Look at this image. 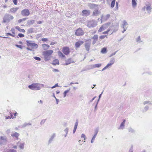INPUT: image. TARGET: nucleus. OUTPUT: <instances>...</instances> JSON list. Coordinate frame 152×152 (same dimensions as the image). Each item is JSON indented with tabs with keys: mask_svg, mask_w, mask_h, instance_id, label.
<instances>
[{
	"mask_svg": "<svg viewBox=\"0 0 152 152\" xmlns=\"http://www.w3.org/2000/svg\"><path fill=\"white\" fill-rule=\"evenodd\" d=\"M53 52V50H48L43 52L42 54L45 58V61H46L50 59V56Z\"/></svg>",
	"mask_w": 152,
	"mask_h": 152,
	"instance_id": "1",
	"label": "nucleus"
},
{
	"mask_svg": "<svg viewBox=\"0 0 152 152\" xmlns=\"http://www.w3.org/2000/svg\"><path fill=\"white\" fill-rule=\"evenodd\" d=\"M14 18L13 16L9 14H6L3 18V22L4 23H8L11 20H12Z\"/></svg>",
	"mask_w": 152,
	"mask_h": 152,
	"instance_id": "2",
	"label": "nucleus"
},
{
	"mask_svg": "<svg viewBox=\"0 0 152 152\" xmlns=\"http://www.w3.org/2000/svg\"><path fill=\"white\" fill-rule=\"evenodd\" d=\"M40 83H33L28 86L30 89L33 90H39L41 89V87L39 86Z\"/></svg>",
	"mask_w": 152,
	"mask_h": 152,
	"instance_id": "3",
	"label": "nucleus"
},
{
	"mask_svg": "<svg viewBox=\"0 0 152 152\" xmlns=\"http://www.w3.org/2000/svg\"><path fill=\"white\" fill-rule=\"evenodd\" d=\"M26 42L27 45L28 47H31L32 48L36 49L38 47L37 45L32 42L30 41L27 40Z\"/></svg>",
	"mask_w": 152,
	"mask_h": 152,
	"instance_id": "4",
	"label": "nucleus"
},
{
	"mask_svg": "<svg viewBox=\"0 0 152 152\" xmlns=\"http://www.w3.org/2000/svg\"><path fill=\"white\" fill-rule=\"evenodd\" d=\"M97 25V22L96 21L94 20H92L88 21L87 24V26L90 28L95 27Z\"/></svg>",
	"mask_w": 152,
	"mask_h": 152,
	"instance_id": "5",
	"label": "nucleus"
},
{
	"mask_svg": "<svg viewBox=\"0 0 152 152\" xmlns=\"http://www.w3.org/2000/svg\"><path fill=\"white\" fill-rule=\"evenodd\" d=\"M146 8L147 9L146 10L147 13L149 15L150 14L152 11L151 3L149 2L146 3Z\"/></svg>",
	"mask_w": 152,
	"mask_h": 152,
	"instance_id": "6",
	"label": "nucleus"
},
{
	"mask_svg": "<svg viewBox=\"0 0 152 152\" xmlns=\"http://www.w3.org/2000/svg\"><path fill=\"white\" fill-rule=\"evenodd\" d=\"M21 14L24 16H27L30 14V12L28 9H25L21 11Z\"/></svg>",
	"mask_w": 152,
	"mask_h": 152,
	"instance_id": "7",
	"label": "nucleus"
},
{
	"mask_svg": "<svg viewBox=\"0 0 152 152\" xmlns=\"http://www.w3.org/2000/svg\"><path fill=\"white\" fill-rule=\"evenodd\" d=\"M110 23H107L103 25L102 26L99 28L98 30L99 32H101L103 31L106 28H107L108 26L110 25Z\"/></svg>",
	"mask_w": 152,
	"mask_h": 152,
	"instance_id": "8",
	"label": "nucleus"
},
{
	"mask_svg": "<svg viewBox=\"0 0 152 152\" xmlns=\"http://www.w3.org/2000/svg\"><path fill=\"white\" fill-rule=\"evenodd\" d=\"M84 33L81 28H79L76 31L75 35L77 36H81L84 34Z\"/></svg>",
	"mask_w": 152,
	"mask_h": 152,
	"instance_id": "9",
	"label": "nucleus"
},
{
	"mask_svg": "<svg viewBox=\"0 0 152 152\" xmlns=\"http://www.w3.org/2000/svg\"><path fill=\"white\" fill-rule=\"evenodd\" d=\"M6 138L5 136H1L0 138V146L4 144L6 142Z\"/></svg>",
	"mask_w": 152,
	"mask_h": 152,
	"instance_id": "10",
	"label": "nucleus"
},
{
	"mask_svg": "<svg viewBox=\"0 0 152 152\" xmlns=\"http://www.w3.org/2000/svg\"><path fill=\"white\" fill-rule=\"evenodd\" d=\"M91 45L90 41H87L85 44V47L86 50L88 51L90 50Z\"/></svg>",
	"mask_w": 152,
	"mask_h": 152,
	"instance_id": "11",
	"label": "nucleus"
},
{
	"mask_svg": "<svg viewBox=\"0 0 152 152\" xmlns=\"http://www.w3.org/2000/svg\"><path fill=\"white\" fill-rule=\"evenodd\" d=\"M62 52L65 55L69 54L70 52L69 48L67 47H64L62 49Z\"/></svg>",
	"mask_w": 152,
	"mask_h": 152,
	"instance_id": "12",
	"label": "nucleus"
},
{
	"mask_svg": "<svg viewBox=\"0 0 152 152\" xmlns=\"http://www.w3.org/2000/svg\"><path fill=\"white\" fill-rule=\"evenodd\" d=\"M110 17V14H107L105 15H102L101 17V20L102 21H105L107 20Z\"/></svg>",
	"mask_w": 152,
	"mask_h": 152,
	"instance_id": "13",
	"label": "nucleus"
},
{
	"mask_svg": "<svg viewBox=\"0 0 152 152\" xmlns=\"http://www.w3.org/2000/svg\"><path fill=\"white\" fill-rule=\"evenodd\" d=\"M82 12L83 13V15L87 16L90 15V11L87 10H83L82 11Z\"/></svg>",
	"mask_w": 152,
	"mask_h": 152,
	"instance_id": "14",
	"label": "nucleus"
},
{
	"mask_svg": "<svg viewBox=\"0 0 152 152\" xmlns=\"http://www.w3.org/2000/svg\"><path fill=\"white\" fill-rule=\"evenodd\" d=\"M66 63L64 64L65 65H68L70 64L71 63H74V61L71 58L68 59L66 60Z\"/></svg>",
	"mask_w": 152,
	"mask_h": 152,
	"instance_id": "15",
	"label": "nucleus"
},
{
	"mask_svg": "<svg viewBox=\"0 0 152 152\" xmlns=\"http://www.w3.org/2000/svg\"><path fill=\"white\" fill-rule=\"evenodd\" d=\"M128 24L126 20H124L123 21V24L122 26L123 28L127 29L128 26Z\"/></svg>",
	"mask_w": 152,
	"mask_h": 152,
	"instance_id": "16",
	"label": "nucleus"
},
{
	"mask_svg": "<svg viewBox=\"0 0 152 152\" xmlns=\"http://www.w3.org/2000/svg\"><path fill=\"white\" fill-rule=\"evenodd\" d=\"M88 6L90 9H93L96 7H97L98 5L94 4L89 3Z\"/></svg>",
	"mask_w": 152,
	"mask_h": 152,
	"instance_id": "17",
	"label": "nucleus"
},
{
	"mask_svg": "<svg viewBox=\"0 0 152 152\" xmlns=\"http://www.w3.org/2000/svg\"><path fill=\"white\" fill-rule=\"evenodd\" d=\"M56 134L55 133H53L51 136L48 142V144H50L53 141V139L54 137L56 136Z\"/></svg>",
	"mask_w": 152,
	"mask_h": 152,
	"instance_id": "18",
	"label": "nucleus"
},
{
	"mask_svg": "<svg viewBox=\"0 0 152 152\" xmlns=\"http://www.w3.org/2000/svg\"><path fill=\"white\" fill-rule=\"evenodd\" d=\"M19 136V134L15 132H12L11 134V136L13 137H15L17 139H18Z\"/></svg>",
	"mask_w": 152,
	"mask_h": 152,
	"instance_id": "19",
	"label": "nucleus"
},
{
	"mask_svg": "<svg viewBox=\"0 0 152 152\" xmlns=\"http://www.w3.org/2000/svg\"><path fill=\"white\" fill-rule=\"evenodd\" d=\"M17 144L19 145V147L20 149L23 150L24 148V143L20 142H18Z\"/></svg>",
	"mask_w": 152,
	"mask_h": 152,
	"instance_id": "20",
	"label": "nucleus"
},
{
	"mask_svg": "<svg viewBox=\"0 0 152 152\" xmlns=\"http://www.w3.org/2000/svg\"><path fill=\"white\" fill-rule=\"evenodd\" d=\"M102 66V64H96L94 65H91V69H94L95 68H99L101 66Z\"/></svg>",
	"mask_w": 152,
	"mask_h": 152,
	"instance_id": "21",
	"label": "nucleus"
},
{
	"mask_svg": "<svg viewBox=\"0 0 152 152\" xmlns=\"http://www.w3.org/2000/svg\"><path fill=\"white\" fill-rule=\"evenodd\" d=\"M99 13V12L98 11V9H95L94 11L93 12L92 15L93 16H96Z\"/></svg>",
	"mask_w": 152,
	"mask_h": 152,
	"instance_id": "22",
	"label": "nucleus"
},
{
	"mask_svg": "<svg viewBox=\"0 0 152 152\" xmlns=\"http://www.w3.org/2000/svg\"><path fill=\"white\" fill-rule=\"evenodd\" d=\"M83 43V42L82 41H80L76 42L75 45L76 47L79 48L82 44Z\"/></svg>",
	"mask_w": 152,
	"mask_h": 152,
	"instance_id": "23",
	"label": "nucleus"
},
{
	"mask_svg": "<svg viewBox=\"0 0 152 152\" xmlns=\"http://www.w3.org/2000/svg\"><path fill=\"white\" fill-rule=\"evenodd\" d=\"M126 121V120L124 119L122 123L121 124L120 126L118 128L119 129H123L124 128V124Z\"/></svg>",
	"mask_w": 152,
	"mask_h": 152,
	"instance_id": "24",
	"label": "nucleus"
},
{
	"mask_svg": "<svg viewBox=\"0 0 152 152\" xmlns=\"http://www.w3.org/2000/svg\"><path fill=\"white\" fill-rule=\"evenodd\" d=\"M18 9V7L12 8L10 10V12L11 13H15L17 11Z\"/></svg>",
	"mask_w": 152,
	"mask_h": 152,
	"instance_id": "25",
	"label": "nucleus"
},
{
	"mask_svg": "<svg viewBox=\"0 0 152 152\" xmlns=\"http://www.w3.org/2000/svg\"><path fill=\"white\" fill-rule=\"evenodd\" d=\"M4 152H17V151L13 149H5Z\"/></svg>",
	"mask_w": 152,
	"mask_h": 152,
	"instance_id": "26",
	"label": "nucleus"
},
{
	"mask_svg": "<svg viewBox=\"0 0 152 152\" xmlns=\"http://www.w3.org/2000/svg\"><path fill=\"white\" fill-rule=\"evenodd\" d=\"M58 53L59 57L61 58H65V56L60 51H58Z\"/></svg>",
	"mask_w": 152,
	"mask_h": 152,
	"instance_id": "27",
	"label": "nucleus"
},
{
	"mask_svg": "<svg viewBox=\"0 0 152 152\" xmlns=\"http://www.w3.org/2000/svg\"><path fill=\"white\" fill-rule=\"evenodd\" d=\"M59 64V60L57 59H56L54 60L52 63L54 65H55L56 64Z\"/></svg>",
	"mask_w": 152,
	"mask_h": 152,
	"instance_id": "28",
	"label": "nucleus"
},
{
	"mask_svg": "<svg viewBox=\"0 0 152 152\" xmlns=\"http://www.w3.org/2000/svg\"><path fill=\"white\" fill-rule=\"evenodd\" d=\"M15 28L16 29L18 30L20 32H21L23 33H24L25 32V31L24 29H21L18 26H16L15 27Z\"/></svg>",
	"mask_w": 152,
	"mask_h": 152,
	"instance_id": "29",
	"label": "nucleus"
},
{
	"mask_svg": "<svg viewBox=\"0 0 152 152\" xmlns=\"http://www.w3.org/2000/svg\"><path fill=\"white\" fill-rule=\"evenodd\" d=\"M115 60V58H112L110 59V61L109 63L110 64L112 65L114 63Z\"/></svg>",
	"mask_w": 152,
	"mask_h": 152,
	"instance_id": "30",
	"label": "nucleus"
},
{
	"mask_svg": "<svg viewBox=\"0 0 152 152\" xmlns=\"http://www.w3.org/2000/svg\"><path fill=\"white\" fill-rule=\"evenodd\" d=\"M42 46L44 50H46L48 49L50 47V46L48 45H47L46 44H42Z\"/></svg>",
	"mask_w": 152,
	"mask_h": 152,
	"instance_id": "31",
	"label": "nucleus"
},
{
	"mask_svg": "<svg viewBox=\"0 0 152 152\" xmlns=\"http://www.w3.org/2000/svg\"><path fill=\"white\" fill-rule=\"evenodd\" d=\"M34 28H31L28 29L27 31V34H30L34 32Z\"/></svg>",
	"mask_w": 152,
	"mask_h": 152,
	"instance_id": "32",
	"label": "nucleus"
},
{
	"mask_svg": "<svg viewBox=\"0 0 152 152\" xmlns=\"http://www.w3.org/2000/svg\"><path fill=\"white\" fill-rule=\"evenodd\" d=\"M132 5L133 7H134L136 6L137 2L135 0H132Z\"/></svg>",
	"mask_w": 152,
	"mask_h": 152,
	"instance_id": "33",
	"label": "nucleus"
},
{
	"mask_svg": "<svg viewBox=\"0 0 152 152\" xmlns=\"http://www.w3.org/2000/svg\"><path fill=\"white\" fill-rule=\"evenodd\" d=\"M35 22V20H30L28 21V23L29 25H31L34 24Z\"/></svg>",
	"mask_w": 152,
	"mask_h": 152,
	"instance_id": "34",
	"label": "nucleus"
},
{
	"mask_svg": "<svg viewBox=\"0 0 152 152\" xmlns=\"http://www.w3.org/2000/svg\"><path fill=\"white\" fill-rule=\"evenodd\" d=\"M70 90V89L69 88V90H67L65 91L63 93L64 95V97H65L66 95V94L67 93H68Z\"/></svg>",
	"mask_w": 152,
	"mask_h": 152,
	"instance_id": "35",
	"label": "nucleus"
},
{
	"mask_svg": "<svg viewBox=\"0 0 152 152\" xmlns=\"http://www.w3.org/2000/svg\"><path fill=\"white\" fill-rule=\"evenodd\" d=\"M107 52V49L105 48H103L101 50V53L103 54L106 53Z\"/></svg>",
	"mask_w": 152,
	"mask_h": 152,
	"instance_id": "36",
	"label": "nucleus"
},
{
	"mask_svg": "<svg viewBox=\"0 0 152 152\" xmlns=\"http://www.w3.org/2000/svg\"><path fill=\"white\" fill-rule=\"evenodd\" d=\"M31 124L30 123H24L22 126V128H23L26 127L27 125H31Z\"/></svg>",
	"mask_w": 152,
	"mask_h": 152,
	"instance_id": "37",
	"label": "nucleus"
},
{
	"mask_svg": "<svg viewBox=\"0 0 152 152\" xmlns=\"http://www.w3.org/2000/svg\"><path fill=\"white\" fill-rule=\"evenodd\" d=\"M72 15V14L70 12H67L66 13V16L67 17H69Z\"/></svg>",
	"mask_w": 152,
	"mask_h": 152,
	"instance_id": "38",
	"label": "nucleus"
},
{
	"mask_svg": "<svg viewBox=\"0 0 152 152\" xmlns=\"http://www.w3.org/2000/svg\"><path fill=\"white\" fill-rule=\"evenodd\" d=\"M115 0H113L111 2V7L113 8L114 7V6H115Z\"/></svg>",
	"mask_w": 152,
	"mask_h": 152,
	"instance_id": "39",
	"label": "nucleus"
},
{
	"mask_svg": "<svg viewBox=\"0 0 152 152\" xmlns=\"http://www.w3.org/2000/svg\"><path fill=\"white\" fill-rule=\"evenodd\" d=\"M136 41L138 43H140L142 42L141 40L140 36H139L138 38L136 39Z\"/></svg>",
	"mask_w": 152,
	"mask_h": 152,
	"instance_id": "40",
	"label": "nucleus"
},
{
	"mask_svg": "<svg viewBox=\"0 0 152 152\" xmlns=\"http://www.w3.org/2000/svg\"><path fill=\"white\" fill-rule=\"evenodd\" d=\"M92 39L94 40H97L98 39V36L97 35H94L93 37L92 38Z\"/></svg>",
	"mask_w": 152,
	"mask_h": 152,
	"instance_id": "41",
	"label": "nucleus"
},
{
	"mask_svg": "<svg viewBox=\"0 0 152 152\" xmlns=\"http://www.w3.org/2000/svg\"><path fill=\"white\" fill-rule=\"evenodd\" d=\"M128 130L129 132L132 133H134L135 132L134 130L131 128H129Z\"/></svg>",
	"mask_w": 152,
	"mask_h": 152,
	"instance_id": "42",
	"label": "nucleus"
},
{
	"mask_svg": "<svg viewBox=\"0 0 152 152\" xmlns=\"http://www.w3.org/2000/svg\"><path fill=\"white\" fill-rule=\"evenodd\" d=\"M96 136L95 135H94V136H93V137H92L91 140V143H93L94 142V141L96 138Z\"/></svg>",
	"mask_w": 152,
	"mask_h": 152,
	"instance_id": "43",
	"label": "nucleus"
},
{
	"mask_svg": "<svg viewBox=\"0 0 152 152\" xmlns=\"http://www.w3.org/2000/svg\"><path fill=\"white\" fill-rule=\"evenodd\" d=\"M78 124V122L77 121L76 122H75V125L74 127V129H77V126Z\"/></svg>",
	"mask_w": 152,
	"mask_h": 152,
	"instance_id": "44",
	"label": "nucleus"
},
{
	"mask_svg": "<svg viewBox=\"0 0 152 152\" xmlns=\"http://www.w3.org/2000/svg\"><path fill=\"white\" fill-rule=\"evenodd\" d=\"M147 104H151V102H150V101H144L143 102V104L144 105H145Z\"/></svg>",
	"mask_w": 152,
	"mask_h": 152,
	"instance_id": "45",
	"label": "nucleus"
},
{
	"mask_svg": "<svg viewBox=\"0 0 152 152\" xmlns=\"http://www.w3.org/2000/svg\"><path fill=\"white\" fill-rule=\"evenodd\" d=\"M34 58L36 60H37V61H40L41 60V58L39 57L35 56V57H34Z\"/></svg>",
	"mask_w": 152,
	"mask_h": 152,
	"instance_id": "46",
	"label": "nucleus"
},
{
	"mask_svg": "<svg viewBox=\"0 0 152 152\" xmlns=\"http://www.w3.org/2000/svg\"><path fill=\"white\" fill-rule=\"evenodd\" d=\"M46 120V119L42 120L41 121L40 124L41 125H42L43 124H44V123H45V122Z\"/></svg>",
	"mask_w": 152,
	"mask_h": 152,
	"instance_id": "47",
	"label": "nucleus"
},
{
	"mask_svg": "<svg viewBox=\"0 0 152 152\" xmlns=\"http://www.w3.org/2000/svg\"><path fill=\"white\" fill-rule=\"evenodd\" d=\"M147 8H146V3H145V5L142 8V10L143 11H145V10H146Z\"/></svg>",
	"mask_w": 152,
	"mask_h": 152,
	"instance_id": "48",
	"label": "nucleus"
},
{
	"mask_svg": "<svg viewBox=\"0 0 152 152\" xmlns=\"http://www.w3.org/2000/svg\"><path fill=\"white\" fill-rule=\"evenodd\" d=\"M69 129L68 128H66L64 130L66 134H67L68 132Z\"/></svg>",
	"mask_w": 152,
	"mask_h": 152,
	"instance_id": "49",
	"label": "nucleus"
},
{
	"mask_svg": "<svg viewBox=\"0 0 152 152\" xmlns=\"http://www.w3.org/2000/svg\"><path fill=\"white\" fill-rule=\"evenodd\" d=\"M6 35L7 36H8L9 35H10V36H12V37H15V34L13 35V34H11L10 33H7L6 34Z\"/></svg>",
	"mask_w": 152,
	"mask_h": 152,
	"instance_id": "50",
	"label": "nucleus"
},
{
	"mask_svg": "<svg viewBox=\"0 0 152 152\" xmlns=\"http://www.w3.org/2000/svg\"><path fill=\"white\" fill-rule=\"evenodd\" d=\"M18 36L20 37H24V35L21 33H19L18 34Z\"/></svg>",
	"mask_w": 152,
	"mask_h": 152,
	"instance_id": "51",
	"label": "nucleus"
},
{
	"mask_svg": "<svg viewBox=\"0 0 152 152\" xmlns=\"http://www.w3.org/2000/svg\"><path fill=\"white\" fill-rule=\"evenodd\" d=\"M15 46H16L18 48H19L20 49H22L23 48V46L21 45H15Z\"/></svg>",
	"mask_w": 152,
	"mask_h": 152,
	"instance_id": "52",
	"label": "nucleus"
},
{
	"mask_svg": "<svg viewBox=\"0 0 152 152\" xmlns=\"http://www.w3.org/2000/svg\"><path fill=\"white\" fill-rule=\"evenodd\" d=\"M129 152H133V145H132L131 146V148L129 150Z\"/></svg>",
	"mask_w": 152,
	"mask_h": 152,
	"instance_id": "53",
	"label": "nucleus"
},
{
	"mask_svg": "<svg viewBox=\"0 0 152 152\" xmlns=\"http://www.w3.org/2000/svg\"><path fill=\"white\" fill-rule=\"evenodd\" d=\"M112 65L110 64L109 63L105 66L107 67V69L108 67H111Z\"/></svg>",
	"mask_w": 152,
	"mask_h": 152,
	"instance_id": "54",
	"label": "nucleus"
},
{
	"mask_svg": "<svg viewBox=\"0 0 152 152\" xmlns=\"http://www.w3.org/2000/svg\"><path fill=\"white\" fill-rule=\"evenodd\" d=\"M81 137L82 138H83L84 140H86V136L84 134H82L81 136Z\"/></svg>",
	"mask_w": 152,
	"mask_h": 152,
	"instance_id": "55",
	"label": "nucleus"
},
{
	"mask_svg": "<svg viewBox=\"0 0 152 152\" xmlns=\"http://www.w3.org/2000/svg\"><path fill=\"white\" fill-rule=\"evenodd\" d=\"M106 37V35H102L99 37V38L101 39H104Z\"/></svg>",
	"mask_w": 152,
	"mask_h": 152,
	"instance_id": "56",
	"label": "nucleus"
},
{
	"mask_svg": "<svg viewBox=\"0 0 152 152\" xmlns=\"http://www.w3.org/2000/svg\"><path fill=\"white\" fill-rule=\"evenodd\" d=\"M110 31V29H108L107 31L103 32L102 34H107L108 33V32H109V31Z\"/></svg>",
	"mask_w": 152,
	"mask_h": 152,
	"instance_id": "57",
	"label": "nucleus"
},
{
	"mask_svg": "<svg viewBox=\"0 0 152 152\" xmlns=\"http://www.w3.org/2000/svg\"><path fill=\"white\" fill-rule=\"evenodd\" d=\"M56 87H59V86H58V84H56L54 86H52L51 87L52 88H55Z\"/></svg>",
	"mask_w": 152,
	"mask_h": 152,
	"instance_id": "58",
	"label": "nucleus"
},
{
	"mask_svg": "<svg viewBox=\"0 0 152 152\" xmlns=\"http://www.w3.org/2000/svg\"><path fill=\"white\" fill-rule=\"evenodd\" d=\"M11 31L12 33L13 34H15V30L14 28H12L11 29Z\"/></svg>",
	"mask_w": 152,
	"mask_h": 152,
	"instance_id": "59",
	"label": "nucleus"
},
{
	"mask_svg": "<svg viewBox=\"0 0 152 152\" xmlns=\"http://www.w3.org/2000/svg\"><path fill=\"white\" fill-rule=\"evenodd\" d=\"M48 40V39L47 38H43L42 39V40L43 42L47 41Z\"/></svg>",
	"mask_w": 152,
	"mask_h": 152,
	"instance_id": "60",
	"label": "nucleus"
},
{
	"mask_svg": "<svg viewBox=\"0 0 152 152\" xmlns=\"http://www.w3.org/2000/svg\"><path fill=\"white\" fill-rule=\"evenodd\" d=\"M149 108V107L148 106H146L144 107V110H145V111H147V110H148Z\"/></svg>",
	"mask_w": 152,
	"mask_h": 152,
	"instance_id": "61",
	"label": "nucleus"
},
{
	"mask_svg": "<svg viewBox=\"0 0 152 152\" xmlns=\"http://www.w3.org/2000/svg\"><path fill=\"white\" fill-rule=\"evenodd\" d=\"M117 51H115V52L114 53H112L110 55V57H111L114 55H115V54L116 53V52H117Z\"/></svg>",
	"mask_w": 152,
	"mask_h": 152,
	"instance_id": "62",
	"label": "nucleus"
},
{
	"mask_svg": "<svg viewBox=\"0 0 152 152\" xmlns=\"http://www.w3.org/2000/svg\"><path fill=\"white\" fill-rule=\"evenodd\" d=\"M13 1L14 4H17V0H13Z\"/></svg>",
	"mask_w": 152,
	"mask_h": 152,
	"instance_id": "63",
	"label": "nucleus"
},
{
	"mask_svg": "<svg viewBox=\"0 0 152 152\" xmlns=\"http://www.w3.org/2000/svg\"><path fill=\"white\" fill-rule=\"evenodd\" d=\"M53 72H59V71L58 69H53Z\"/></svg>",
	"mask_w": 152,
	"mask_h": 152,
	"instance_id": "64",
	"label": "nucleus"
}]
</instances>
